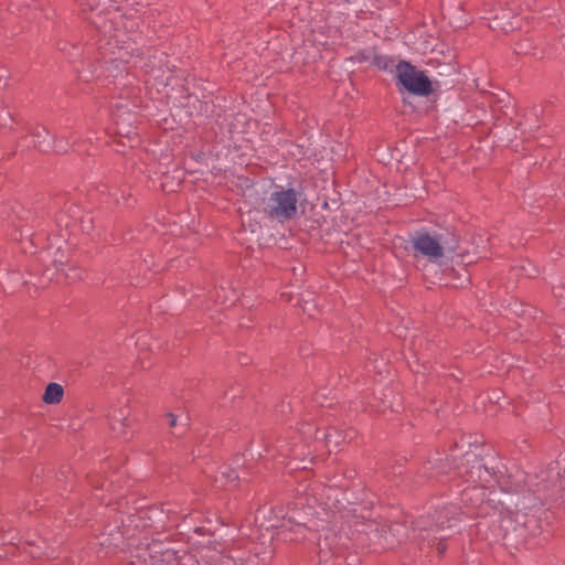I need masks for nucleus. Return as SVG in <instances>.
Here are the masks:
<instances>
[{
	"label": "nucleus",
	"mask_w": 565,
	"mask_h": 565,
	"mask_svg": "<svg viewBox=\"0 0 565 565\" xmlns=\"http://www.w3.org/2000/svg\"><path fill=\"white\" fill-rule=\"evenodd\" d=\"M299 194L294 189H276L264 199V212L269 217L284 222L297 215Z\"/></svg>",
	"instance_id": "nucleus-3"
},
{
	"label": "nucleus",
	"mask_w": 565,
	"mask_h": 565,
	"mask_svg": "<svg viewBox=\"0 0 565 565\" xmlns=\"http://www.w3.org/2000/svg\"><path fill=\"white\" fill-rule=\"evenodd\" d=\"M347 527L351 531L343 532V525H339L338 521L323 526L317 533V548L321 559H328L332 556H339L349 547L351 540H358L361 533L375 532L377 527L373 521H365L364 518L353 516L347 521Z\"/></svg>",
	"instance_id": "nucleus-2"
},
{
	"label": "nucleus",
	"mask_w": 565,
	"mask_h": 565,
	"mask_svg": "<svg viewBox=\"0 0 565 565\" xmlns=\"http://www.w3.org/2000/svg\"><path fill=\"white\" fill-rule=\"evenodd\" d=\"M404 530V526L401 524L395 525L394 527H390V536L385 535L384 541L388 546H393L395 543L401 542L399 539L395 540V536H397L402 531Z\"/></svg>",
	"instance_id": "nucleus-14"
},
{
	"label": "nucleus",
	"mask_w": 565,
	"mask_h": 565,
	"mask_svg": "<svg viewBox=\"0 0 565 565\" xmlns=\"http://www.w3.org/2000/svg\"><path fill=\"white\" fill-rule=\"evenodd\" d=\"M237 548L241 551L242 559L236 561V565H267L271 557V552H265L263 556L258 553L248 554L238 546H232L228 548H224V555H227L231 550Z\"/></svg>",
	"instance_id": "nucleus-10"
},
{
	"label": "nucleus",
	"mask_w": 565,
	"mask_h": 565,
	"mask_svg": "<svg viewBox=\"0 0 565 565\" xmlns=\"http://www.w3.org/2000/svg\"><path fill=\"white\" fill-rule=\"evenodd\" d=\"M522 270L524 271V275L532 276V271H530L527 268L522 267Z\"/></svg>",
	"instance_id": "nucleus-22"
},
{
	"label": "nucleus",
	"mask_w": 565,
	"mask_h": 565,
	"mask_svg": "<svg viewBox=\"0 0 565 565\" xmlns=\"http://www.w3.org/2000/svg\"><path fill=\"white\" fill-rule=\"evenodd\" d=\"M54 263L57 269L64 264L62 258H57V255H55Z\"/></svg>",
	"instance_id": "nucleus-19"
},
{
	"label": "nucleus",
	"mask_w": 565,
	"mask_h": 565,
	"mask_svg": "<svg viewBox=\"0 0 565 565\" xmlns=\"http://www.w3.org/2000/svg\"><path fill=\"white\" fill-rule=\"evenodd\" d=\"M242 559L241 551L231 550L224 555L222 544L202 546L198 555L184 553L178 556L177 552L164 548L162 543H140L131 552L129 565H236Z\"/></svg>",
	"instance_id": "nucleus-1"
},
{
	"label": "nucleus",
	"mask_w": 565,
	"mask_h": 565,
	"mask_svg": "<svg viewBox=\"0 0 565 565\" xmlns=\"http://www.w3.org/2000/svg\"><path fill=\"white\" fill-rule=\"evenodd\" d=\"M157 523H158V525H154V527H156L157 530H158V529H161V527H163V526H164V522H163V520H162V519H158V520H157Z\"/></svg>",
	"instance_id": "nucleus-20"
},
{
	"label": "nucleus",
	"mask_w": 565,
	"mask_h": 565,
	"mask_svg": "<svg viewBox=\"0 0 565 565\" xmlns=\"http://www.w3.org/2000/svg\"><path fill=\"white\" fill-rule=\"evenodd\" d=\"M128 415H129V412H121L119 414V416H114L113 420H114V423H119L120 425H124L122 420H125ZM113 429H117L115 424H113Z\"/></svg>",
	"instance_id": "nucleus-17"
},
{
	"label": "nucleus",
	"mask_w": 565,
	"mask_h": 565,
	"mask_svg": "<svg viewBox=\"0 0 565 565\" xmlns=\"http://www.w3.org/2000/svg\"><path fill=\"white\" fill-rule=\"evenodd\" d=\"M100 545L110 547L111 545L117 546V543L110 542L109 539H105L100 542Z\"/></svg>",
	"instance_id": "nucleus-18"
},
{
	"label": "nucleus",
	"mask_w": 565,
	"mask_h": 565,
	"mask_svg": "<svg viewBox=\"0 0 565 565\" xmlns=\"http://www.w3.org/2000/svg\"><path fill=\"white\" fill-rule=\"evenodd\" d=\"M238 479H239V476L235 470H233L228 467H223L218 471V475L216 476L215 481L220 482L222 487H226V486L233 484Z\"/></svg>",
	"instance_id": "nucleus-12"
},
{
	"label": "nucleus",
	"mask_w": 565,
	"mask_h": 565,
	"mask_svg": "<svg viewBox=\"0 0 565 565\" xmlns=\"http://www.w3.org/2000/svg\"><path fill=\"white\" fill-rule=\"evenodd\" d=\"M413 248L417 255L429 262L438 263L445 257L446 252H454L455 244H449L448 237L439 234L418 232L412 238Z\"/></svg>",
	"instance_id": "nucleus-4"
},
{
	"label": "nucleus",
	"mask_w": 565,
	"mask_h": 565,
	"mask_svg": "<svg viewBox=\"0 0 565 565\" xmlns=\"http://www.w3.org/2000/svg\"><path fill=\"white\" fill-rule=\"evenodd\" d=\"M168 424L170 427H186L188 425V418L186 417H179L172 413L167 414Z\"/></svg>",
	"instance_id": "nucleus-15"
},
{
	"label": "nucleus",
	"mask_w": 565,
	"mask_h": 565,
	"mask_svg": "<svg viewBox=\"0 0 565 565\" xmlns=\"http://www.w3.org/2000/svg\"><path fill=\"white\" fill-rule=\"evenodd\" d=\"M449 514H450L449 510L446 509L436 516V522H435L434 526H431L429 529L418 526V536L422 540H427L428 544H431V543H435L436 541H438L436 548H437V552L439 555L444 554V552L446 551V545L443 543V541L445 540V536L437 537L435 534L439 530H444L446 527L451 526L450 524H446V520L449 521Z\"/></svg>",
	"instance_id": "nucleus-9"
},
{
	"label": "nucleus",
	"mask_w": 565,
	"mask_h": 565,
	"mask_svg": "<svg viewBox=\"0 0 565 565\" xmlns=\"http://www.w3.org/2000/svg\"><path fill=\"white\" fill-rule=\"evenodd\" d=\"M382 532H384L383 537H385V535H387L388 537H391V536H390V531H388V532H385V529H382Z\"/></svg>",
	"instance_id": "nucleus-23"
},
{
	"label": "nucleus",
	"mask_w": 565,
	"mask_h": 565,
	"mask_svg": "<svg viewBox=\"0 0 565 565\" xmlns=\"http://www.w3.org/2000/svg\"><path fill=\"white\" fill-rule=\"evenodd\" d=\"M55 150H56V151H65V150H66V148H65V147H63V146H61V145H56V146H55Z\"/></svg>",
	"instance_id": "nucleus-21"
},
{
	"label": "nucleus",
	"mask_w": 565,
	"mask_h": 565,
	"mask_svg": "<svg viewBox=\"0 0 565 565\" xmlns=\"http://www.w3.org/2000/svg\"><path fill=\"white\" fill-rule=\"evenodd\" d=\"M334 491H335L334 489L329 488L327 490L328 493L326 495L321 497L320 500H321V504L324 505L323 509H328V510L332 509V504L329 502V500L331 499V492H334Z\"/></svg>",
	"instance_id": "nucleus-16"
},
{
	"label": "nucleus",
	"mask_w": 565,
	"mask_h": 565,
	"mask_svg": "<svg viewBox=\"0 0 565 565\" xmlns=\"http://www.w3.org/2000/svg\"><path fill=\"white\" fill-rule=\"evenodd\" d=\"M39 147H40V149H41L42 151H45V150H46V148H45L42 143H40V145H39Z\"/></svg>",
	"instance_id": "nucleus-24"
},
{
	"label": "nucleus",
	"mask_w": 565,
	"mask_h": 565,
	"mask_svg": "<svg viewBox=\"0 0 565 565\" xmlns=\"http://www.w3.org/2000/svg\"><path fill=\"white\" fill-rule=\"evenodd\" d=\"M516 510L505 508L500 511L497 522L502 531L503 539L510 544H518L519 540H523L526 534V527L531 520L526 512L521 511L525 509V505L520 508V504H515Z\"/></svg>",
	"instance_id": "nucleus-5"
},
{
	"label": "nucleus",
	"mask_w": 565,
	"mask_h": 565,
	"mask_svg": "<svg viewBox=\"0 0 565 565\" xmlns=\"http://www.w3.org/2000/svg\"><path fill=\"white\" fill-rule=\"evenodd\" d=\"M162 515H163L162 511H159L158 509H151L149 511L141 512L138 516L134 518L131 520V523H134L135 526L138 527L139 524L137 523V521L145 520L146 518L149 520H153L154 518L158 519V516H162Z\"/></svg>",
	"instance_id": "nucleus-13"
},
{
	"label": "nucleus",
	"mask_w": 565,
	"mask_h": 565,
	"mask_svg": "<svg viewBox=\"0 0 565 565\" xmlns=\"http://www.w3.org/2000/svg\"><path fill=\"white\" fill-rule=\"evenodd\" d=\"M397 77L405 89L412 94L427 96L433 90L431 83L424 72L407 62H401L397 65Z\"/></svg>",
	"instance_id": "nucleus-6"
},
{
	"label": "nucleus",
	"mask_w": 565,
	"mask_h": 565,
	"mask_svg": "<svg viewBox=\"0 0 565 565\" xmlns=\"http://www.w3.org/2000/svg\"><path fill=\"white\" fill-rule=\"evenodd\" d=\"M306 516L292 511L288 519L276 526L277 540L282 542H300L307 539Z\"/></svg>",
	"instance_id": "nucleus-7"
},
{
	"label": "nucleus",
	"mask_w": 565,
	"mask_h": 565,
	"mask_svg": "<svg viewBox=\"0 0 565 565\" xmlns=\"http://www.w3.org/2000/svg\"><path fill=\"white\" fill-rule=\"evenodd\" d=\"M64 390L57 383H50L43 394V401L46 404H57L63 398Z\"/></svg>",
	"instance_id": "nucleus-11"
},
{
	"label": "nucleus",
	"mask_w": 565,
	"mask_h": 565,
	"mask_svg": "<svg viewBox=\"0 0 565 565\" xmlns=\"http://www.w3.org/2000/svg\"><path fill=\"white\" fill-rule=\"evenodd\" d=\"M490 472L488 468L483 467L480 461H477L469 471L468 481L475 483L471 490L463 491L462 500L465 502L472 501V497H483L482 488L488 487L490 482ZM477 501H482V498H478Z\"/></svg>",
	"instance_id": "nucleus-8"
}]
</instances>
